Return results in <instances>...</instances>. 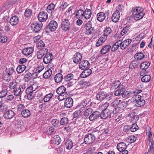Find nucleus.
Listing matches in <instances>:
<instances>
[{
	"label": "nucleus",
	"mask_w": 154,
	"mask_h": 154,
	"mask_svg": "<svg viewBox=\"0 0 154 154\" xmlns=\"http://www.w3.org/2000/svg\"><path fill=\"white\" fill-rule=\"evenodd\" d=\"M139 64V62L138 60H137L133 61L130 64V66L131 68L133 69L138 67Z\"/></svg>",
	"instance_id": "c9c22d12"
},
{
	"label": "nucleus",
	"mask_w": 154,
	"mask_h": 154,
	"mask_svg": "<svg viewBox=\"0 0 154 154\" xmlns=\"http://www.w3.org/2000/svg\"><path fill=\"white\" fill-rule=\"evenodd\" d=\"M125 91V87L123 85L120 86L119 88L115 92L114 94L116 96H119L122 94L123 92Z\"/></svg>",
	"instance_id": "393cba45"
},
{
	"label": "nucleus",
	"mask_w": 154,
	"mask_h": 154,
	"mask_svg": "<svg viewBox=\"0 0 154 154\" xmlns=\"http://www.w3.org/2000/svg\"><path fill=\"white\" fill-rule=\"evenodd\" d=\"M90 100L88 99L84 100L78 104L77 108L79 109L85 108L87 104L90 103Z\"/></svg>",
	"instance_id": "aec40b11"
},
{
	"label": "nucleus",
	"mask_w": 154,
	"mask_h": 154,
	"mask_svg": "<svg viewBox=\"0 0 154 154\" xmlns=\"http://www.w3.org/2000/svg\"><path fill=\"white\" fill-rule=\"evenodd\" d=\"M63 78V75L60 73L57 74L54 77L55 82L57 83L60 82Z\"/></svg>",
	"instance_id": "c756f323"
},
{
	"label": "nucleus",
	"mask_w": 154,
	"mask_h": 154,
	"mask_svg": "<svg viewBox=\"0 0 154 154\" xmlns=\"http://www.w3.org/2000/svg\"><path fill=\"white\" fill-rule=\"evenodd\" d=\"M134 115L135 113L134 112L131 113L129 115L130 117H131V120L132 121H133L134 122H135L139 119V117L138 115Z\"/></svg>",
	"instance_id": "a19ab883"
},
{
	"label": "nucleus",
	"mask_w": 154,
	"mask_h": 154,
	"mask_svg": "<svg viewBox=\"0 0 154 154\" xmlns=\"http://www.w3.org/2000/svg\"><path fill=\"white\" fill-rule=\"evenodd\" d=\"M144 15V14L143 12L139 13V14L133 15L134 19L136 20H138L142 19Z\"/></svg>",
	"instance_id": "4c0bfd02"
},
{
	"label": "nucleus",
	"mask_w": 154,
	"mask_h": 154,
	"mask_svg": "<svg viewBox=\"0 0 154 154\" xmlns=\"http://www.w3.org/2000/svg\"><path fill=\"white\" fill-rule=\"evenodd\" d=\"M127 147L126 144L124 142H121L119 143L117 146L118 150L120 152L125 150Z\"/></svg>",
	"instance_id": "5701e85b"
},
{
	"label": "nucleus",
	"mask_w": 154,
	"mask_h": 154,
	"mask_svg": "<svg viewBox=\"0 0 154 154\" xmlns=\"http://www.w3.org/2000/svg\"><path fill=\"white\" fill-rule=\"evenodd\" d=\"M26 69V66L24 65H20L18 66L16 70L17 72L21 73L23 72Z\"/></svg>",
	"instance_id": "49530a36"
},
{
	"label": "nucleus",
	"mask_w": 154,
	"mask_h": 154,
	"mask_svg": "<svg viewBox=\"0 0 154 154\" xmlns=\"http://www.w3.org/2000/svg\"><path fill=\"white\" fill-rule=\"evenodd\" d=\"M143 10L140 7H137L134 8L132 11L133 15H135L136 14H139V13L143 12Z\"/></svg>",
	"instance_id": "603ef678"
},
{
	"label": "nucleus",
	"mask_w": 154,
	"mask_h": 154,
	"mask_svg": "<svg viewBox=\"0 0 154 154\" xmlns=\"http://www.w3.org/2000/svg\"><path fill=\"white\" fill-rule=\"evenodd\" d=\"M89 65V63L88 60H84L79 63V66L80 69L83 70L88 68Z\"/></svg>",
	"instance_id": "9b49d317"
},
{
	"label": "nucleus",
	"mask_w": 154,
	"mask_h": 154,
	"mask_svg": "<svg viewBox=\"0 0 154 154\" xmlns=\"http://www.w3.org/2000/svg\"><path fill=\"white\" fill-rule=\"evenodd\" d=\"M38 19L40 21H45L48 18V15L46 12L42 11L40 12L38 15Z\"/></svg>",
	"instance_id": "1a4fd4ad"
},
{
	"label": "nucleus",
	"mask_w": 154,
	"mask_h": 154,
	"mask_svg": "<svg viewBox=\"0 0 154 154\" xmlns=\"http://www.w3.org/2000/svg\"><path fill=\"white\" fill-rule=\"evenodd\" d=\"M22 93L23 91H22V90L19 88H16L14 90V95L16 96L19 97V100H21Z\"/></svg>",
	"instance_id": "b1692460"
},
{
	"label": "nucleus",
	"mask_w": 154,
	"mask_h": 154,
	"mask_svg": "<svg viewBox=\"0 0 154 154\" xmlns=\"http://www.w3.org/2000/svg\"><path fill=\"white\" fill-rule=\"evenodd\" d=\"M120 17V13L119 11H116L112 17V20L114 22H118Z\"/></svg>",
	"instance_id": "a211bd4d"
},
{
	"label": "nucleus",
	"mask_w": 154,
	"mask_h": 154,
	"mask_svg": "<svg viewBox=\"0 0 154 154\" xmlns=\"http://www.w3.org/2000/svg\"><path fill=\"white\" fill-rule=\"evenodd\" d=\"M82 56L80 53L76 52L73 56L72 60L73 62L75 63L78 64L81 60Z\"/></svg>",
	"instance_id": "9d476101"
},
{
	"label": "nucleus",
	"mask_w": 154,
	"mask_h": 154,
	"mask_svg": "<svg viewBox=\"0 0 154 154\" xmlns=\"http://www.w3.org/2000/svg\"><path fill=\"white\" fill-rule=\"evenodd\" d=\"M133 98L134 105L137 107L142 106L145 103V100L142 99L139 95L137 94L134 96Z\"/></svg>",
	"instance_id": "f03ea898"
},
{
	"label": "nucleus",
	"mask_w": 154,
	"mask_h": 154,
	"mask_svg": "<svg viewBox=\"0 0 154 154\" xmlns=\"http://www.w3.org/2000/svg\"><path fill=\"white\" fill-rule=\"evenodd\" d=\"M97 17L98 21L102 22L105 19L106 15L104 13L100 12L97 14Z\"/></svg>",
	"instance_id": "bb28decb"
},
{
	"label": "nucleus",
	"mask_w": 154,
	"mask_h": 154,
	"mask_svg": "<svg viewBox=\"0 0 154 154\" xmlns=\"http://www.w3.org/2000/svg\"><path fill=\"white\" fill-rule=\"evenodd\" d=\"M52 73L51 69H48L43 75V77L45 79H48L51 75Z\"/></svg>",
	"instance_id": "58836bf2"
},
{
	"label": "nucleus",
	"mask_w": 154,
	"mask_h": 154,
	"mask_svg": "<svg viewBox=\"0 0 154 154\" xmlns=\"http://www.w3.org/2000/svg\"><path fill=\"white\" fill-rule=\"evenodd\" d=\"M45 44L43 41L41 40L37 43V47L38 49H45L43 48L45 47Z\"/></svg>",
	"instance_id": "5fc2aeb1"
},
{
	"label": "nucleus",
	"mask_w": 154,
	"mask_h": 154,
	"mask_svg": "<svg viewBox=\"0 0 154 154\" xmlns=\"http://www.w3.org/2000/svg\"><path fill=\"white\" fill-rule=\"evenodd\" d=\"M83 70L80 75V77L82 78H86L90 75L92 71L90 69L87 68Z\"/></svg>",
	"instance_id": "f3484780"
},
{
	"label": "nucleus",
	"mask_w": 154,
	"mask_h": 154,
	"mask_svg": "<svg viewBox=\"0 0 154 154\" xmlns=\"http://www.w3.org/2000/svg\"><path fill=\"white\" fill-rule=\"evenodd\" d=\"M6 75L5 76H11L14 72V69L13 67H10L6 69Z\"/></svg>",
	"instance_id": "8fccbe9b"
},
{
	"label": "nucleus",
	"mask_w": 154,
	"mask_h": 154,
	"mask_svg": "<svg viewBox=\"0 0 154 154\" xmlns=\"http://www.w3.org/2000/svg\"><path fill=\"white\" fill-rule=\"evenodd\" d=\"M55 129L52 127H49L46 128L45 132L48 135H51L54 133Z\"/></svg>",
	"instance_id": "e433bc0d"
},
{
	"label": "nucleus",
	"mask_w": 154,
	"mask_h": 154,
	"mask_svg": "<svg viewBox=\"0 0 154 154\" xmlns=\"http://www.w3.org/2000/svg\"><path fill=\"white\" fill-rule=\"evenodd\" d=\"M14 116V112L11 110H6L4 112L3 116L4 117L7 119H12Z\"/></svg>",
	"instance_id": "f8f14e48"
},
{
	"label": "nucleus",
	"mask_w": 154,
	"mask_h": 154,
	"mask_svg": "<svg viewBox=\"0 0 154 154\" xmlns=\"http://www.w3.org/2000/svg\"><path fill=\"white\" fill-rule=\"evenodd\" d=\"M119 45L121 49L123 50L125 49L131 43V40L130 39H127L122 41V40H119Z\"/></svg>",
	"instance_id": "423d86ee"
},
{
	"label": "nucleus",
	"mask_w": 154,
	"mask_h": 154,
	"mask_svg": "<svg viewBox=\"0 0 154 154\" xmlns=\"http://www.w3.org/2000/svg\"><path fill=\"white\" fill-rule=\"evenodd\" d=\"M32 15V11L30 9H26L24 12V15L27 17H30Z\"/></svg>",
	"instance_id": "052dcab7"
},
{
	"label": "nucleus",
	"mask_w": 154,
	"mask_h": 154,
	"mask_svg": "<svg viewBox=\"0 0 154 154\" xmlns=\"http://www.w3.org/2000/svg\"><path fill=\"white\" fill-rule=\"evenodd\" d=\"M151 79V77L149 75H145L143 76L141 79V81L143 82H148Z\"/></svg>",
	"instance_id": "4d7b16f0"
},
{
	"label": "nucleus",
	"mask_w": 154,
	"mask_h": 154,
	"mask_svg": "<svg viewBox=\"0 0 154 154\" xmlns=\"http://www.w3.org/2000/svg\"><path fill=\"white\" fill-rule=\"evenodd\" d=\"M138 127L136 124H134L132 125L130 127V130L132 132H134L138 130Z\"/></svg>",
	"instance_id": "69168bd1"
},
{
	"label": "nucleus",
	"mask_w": 154,
	"mask_h": 154,
	"mask_svg": "<svg viewBox=\"0 0 154 154\" xmlns=\"http://www.w3.org/2000/svg\"><path fill=\"white\" fill-rule=\"evenodd\" d=\"M120 41L118 40L113 45L111 48V51H114L116 50L120 46L119 45Z\"/></svg>",
	"instance_id": "6e6d98bb"
},
{
	"label": "nucleus",
	"mask_w": 154,
	"mask_h": 154,
	"mask_svg": "<svg viewBox=\"0 0 154 154\" xmlns=\"http://www.w3.org/2000/svg\"><path fill=\"white\" fill-rule=\"evenodd\" d=\"M136 140V137L133 135L129 136L127 138V141L129 143H134Z\"/></svg>",
	"instance_id": "3c124183"
},
{
	"label": "nucleus",
	"mask_w": 154,
	"mask_h": 154,
	"mask_svg": "<svg viewBox=\"0 0 154 154\" xmlns=\"http://www.w3.org/2000/svg\"><path fill=\"white\" fill-rule=\"evenodd\" d=\"M100 117V113L97 111L92 113L89 116V119L90 121H92L97 119Z\"/></svg>",
	"instance_id": "dca6fc26"
},
{
	"label": "nucleus",
	"mask_w": 154,
	"mask_h": 154,
	"mask_svg": "<svg viewBox=\"0 0 154 154\" xmlns=\"http://www.w3.org/2000/svg\"><path fill=\"white\" fill-rule=\"evenodd\" d=\"M96 98L97 100L102 101L103 100H109L112 99L111 95L107 94L106 92L102 91L98 93L96 95Z\"/></svg>",
	"instance_id": "7ed1b4c3"
},
{
	"label": "nucleus",
	"mask_w": 154,
	"mask_h": 154,
	"mask_svg": "<svg viewBox=\"0 0 154 154\" xmlns=\"http://www.w3.org/2000/svg\"><path fill=\"white\" fill-rule=\"evenodd\" d=\"M66 91V88L64 86H62L58 88L56 90V91L58 94L65 93Z\"/></svg>",
	"instance_id": "ea45409f"
},
{
	"label": "nucleus",
	"mask_w": 154,
	"mask_h": 154,
	"mask_svg": "<svg viewBox=\"0 0 154 154\" xmlns=\"http://www.w3.org/2000/svg\"><path fill=\"white\" fill-rule=\"evenodd\" d=\"M54 142L56 145H58L61 142V140L60 137L58 135L54 136Z\"/></svg>",
	"instance_id": "a18cd8bd"
},
{
	"label": "nucleus",
	"mask_w": 154,
	"mask_h": 154,
	"mask_svg": "<svg viewBox=\"0 0 154 154\" xmlns=\"http://www.w3.org/2000/svg\"><path fill=\"white\" fill-rule=\"evenodd\" d=\"M74 75L73 74L70 73L67 74L63 78L64 80L66 82L69 81L73 79Z\"/></svg>",
	"instance_id": "c03bdc74"
},
{
	"label": "nucleus",
	"mask_w": 154,
	"mask_h": 154,
	"mask_svg": "<svg viewBox=\"0 0 154 154\" xmlns=\"http://www.w3.org/2000/svg\"><path fill=\"white\" fill-rule=\"evenodd\" d=\"M21 115L23 117L26 118L29 116L31 115V113L29 110L25 109L22 111Z\"/></svg>",
	"instance_id": "79ce46f5"
},
{
	"label": "nucleus",
	"mask_w": 154,
	"mask_h": 154,
	"mask_svg": "<svg viewBox=\"0 0 154 154\" xmlns=\"http://www.w3.org/2000/svg\"><path fill=\"white\" fill-rule=\"evenodd\" d=\"M70 27V23L68 19H65L62 20L61 28L63 31H67L69 29Z\"/></svg>",
	"instance_id": "20e7f679"
},
{
	"label": "nucleus",
	"mask_w": 154,
	"mask_h": 154,
	"mask_svg": "<svg viewBox=\"0 0 154 154\" xmlns=\"http://www.w3.org/2000/svg\"><path fill=\"white\" fill-rule=\"evenodd\" d=\"M53 59V55L51 53L47 54L43 58V62L45 64L50 62Z\"/></svg>",
	"instance_id": "4468645a"
},
{
	"label": "nucleus",
	"mask_w": 154,
	"mask_h": 154,
	"mask_svg": "<svg viewBox=\"0 0 154 154\" xmlns=\"http://www.w3.org/2000/svg\"><path fill=\"white\" fill-rule=\"evenodd\" d=\"M73 101L71 97L66 99L64 103L65 106L67 108H70L73 105Z\"/></svg>",
	"instance_id": "6ab92c4d"
},
{
	"label": "nucleus",
	"mask_w": 154,
	"mask_h": 154,
	"mask_svg": "<svg viewBox=\"0 0 154 154\" xmlns=\"http://www.w3.org/2000/svg\"><path fill=\"white\" fill-rule=\"evenodd\" d=\"M59 95L58 97V99L60 101H62L66 99L68 96L67 93H63L61 94H59Z\"/></svg>",
	"instance_id": "09e8293b"
},
{
	"label": "nucleus",
	"mask_w": 154,
	"mask_h": 154,
	"mask_svg": "<svg viewBox=\"0 0 154 154\" xmlns=\"http://www.w3.org/2000/svg\"><path fill=\"white\" fill-rule=\"evenodd\" d=\"M84 11L82 9L78 10L76 14L75 17L77 19L82 18L84 17Z\"/></svg>",
	"instance_id": "72a5a7b5"
},
{
	"label": "nucleus",
	"mask_w": 154,
	"mask_h": 154,
	"mask_svg": "<svg viewBox=\"0 0 154 154\" xmlns=\"http://www.w3.org/2000/svg\"><path fill=\"white\" fill-rule=\"evenodd\" d=\"M32 74L30 72L26 73L24 76V79L26 82H28L31 79Z\"/></svg>",
	"instance_id": "338daca9"
},
{
	"label": "nucleus",
	"mask_w": 154,
	"mask_h": 154,
	"mask_svg": "<svg viewBox=\"0 0 154 154\" xmlns=\"http://www.w3.org/2000/svg\"><path fill=\"white\" fill-rule=\"evenodd\" d=\"M19 22V18L16 16H14L11 17L10 20V23L12 26H16Z\"/></svg>",
	"instance_id": "4be33fe9"
},
{
	"label": "nucleus",
	"mask_w": 154,
	"mask_h": 154,
	"mask_svg": "<svg viewBox=\"0 0 154 154\" xmlns=\"http://www.w3.org/2000/svg\"><path fill=\"white\" fill-rule=\"evenodd\" d=\"M151 130V128L149 126L147 127L146 129V134L148 136V137L149 140V138H150L152 136V134L150 131Z\"/></svg>",
	"instance_id": "680f3d73"
},
{
	"label": "nucleus",
	"mask_w": 154,
	"mask_h": 154,
	"mask_svg": "<svg viewBox=\"0 0 154 154\" xmlns=\"http://www.w3.org/2000/svg\"><path fill=\"white\" fill-rule=\"evenodd\" d=\"M144 57L145 55L141 52L136 53L134 56V57L135 60H137L138 61L142 60Z\"/></svg>",
	"instance_id": "c85d7f7f"
},
{
	"label": "nucleus",
	"mask_w": 154,
	"mask_h": 154,
	"mask_svg": "<svg viewBox=\"0 0 154 154\" xmlns=\"http://www.w3.org/2000/svg\"><path fill=\"white\" fill-rule=\"evenodd\" d=\"M121 100L119 99H116L110 104L111 106L115 107L118 105L121 102Z\"/></svg>",
	"instance_id": "bf43d9fd"
},
{
	"label": "nucleus",
	"mask_w": 154,
	"mask_h": 154,
	"mask_svg": "<svg viewBox=\"0 0 154 154\" xmlns=\"http://www.w3.org/2000/svg\"><path fill=\"white\" fill-rule=\"evenodd\" d=\"M111 48V46L109 45H107L104 46L100 51V53L102 54H106L108 52Z\"/></svg>",
	"instance_id": "a878e982"
},
{
	"label": "nucleus",
	"mask_w": 154,
	"mask_h": 154,
	"mask_svg": "<svg viewBox=\"0 0 154 154\" xmlns=\"http://www.w3.org/2000/svg\"><path fill=\"white\" fill-rule=\"evenodd\" d=\"M93 112V109L91 108H88L86 109L83 112V115L84 117L87 118L89 115Z\"/></svg>",
	"instance_id": "de8ad7c7"
},
{
	"label": "nucleus",
	"mask_w": 154,
	"mask_h": 154,
	"mask_svg": "<svg viewBox=\"0 0 154 154\" xmlns=\"http://www.w3.org/2000/svg\"><path fill=\"white\" fill-rule=\"evenodd\" d=\"M53 96V94L49 93L45 96L43 98V101L45 103L50 102L51 99Z\"/></svg>",
	"instance_id": "7c9ffc66"
},
{
	"label": "nucleus",
	"mask_w": 154,
	"mask_h": 154,
	"mask_svg": "<svg viewBox=\"0 0 154 154\" xmlns=\"http://www.w3.org/2000/svg\"><path fill=\"white\" fill-rule=\"evenodd\" d=\"M8 40V38L5 36L2 35L0 36V42L4 43L6 42Z\"/></svg>",
	"instance_id": "774afa93"
},
{
	"label": "nucleus",
	"mask_w": 154,
	"mask_h": 154,
	"mask_svg": "<svg viewBox=\"0 0 154 154\" xmlns=\"http://www.w3.org/2000/svg\"><path fill=\"white\" fill-rule=\"evenodd\" d=\"M130 28L129 26H126L122 30L121 34L122 35L127 34L129 32Z\"/></svg>",
	"instance_id": "13d9d810"
},
{
	"label": "nucleus",
	"mask_w": 154,
	"mask_h": 154,
	"mask_svg": "<svg viewBox=\"0 0 154 154\" xmlns=\"http://www.w3.org/2000/svg\"><path fill=\"white\" fill-rule=\"evenodd\" d=\"M81 87L83 88H86L87 87L90 85V83L88 82L85 81H82L81 83Z\"/></svg>",
	"instance_id": "e2e57ef3"
},
{
	"label": "nucleus",
	"mask_w": 154,
	"mask_h": 154,
	"mask_svg": "<svg viewBox=\"0 0 154 154\" xmlns=\"http://www.w3.org/2000/svg\"><path fill=\"white\" fill-rule=\"evenodd\" d=\"M100 132L96 130H94L92 133L85 136L84 143L86 144L89 145L92 143L95 140V136L99 135Z\"/></svg>",
	"instance_id": "f257e3e1"
},
{
	"label": "nucleus",
	"mask_w": 154,
	"mask_h": 154,
	"mask_svg": "<svg viewBox=\"0 0 154 154\" xmlns=\"http://www.w3.org/2000/svg\"><path fill=\"white\" fill-rule=\"evenodd\" d=\"M58 27V24L55 20L51 21L48 25L47 26V29H49L51 31H54Z\"/></svg>",
	"instance_id": "6e6552de"
},
{
	"label": "nucleus",
	"mask_w": 154,
	"mask_h": 154,
	"mask_svg": "<svg viewBox=\"0 0 154 154\" xmlns=\"http://www.w3.org/2000/svg\"><path fill=\"white\" fill-rule=\"evenodd\" d=\"M36 88V85L34 84L27 87L26 90L25 92L26 94L32 93L33 91H35Z\"/></svg>",
	"instance_id": "412c9836"
},
{
	"label": "nucleus",
	"mask_w": 154,
	"mask_h": 154,
	"mask_svg": "<svg viewBox=\"0 0 154 154\" xmlns=\"http://www.w3.org/2000/svg\"><path fill=\"white\" fill-rule=\"evenodd\" d=\"M34 51L32 47L26 48L23 49L22 51V53L25 56H28L32 54Z\"/></svg>",
	"instance_id": "2eb2a0df"
},
{
	"label": "nucleus",
	"mask_w": 154,
	"mask_h": 154,
	"mask_svg": "<svg viewBox=\"0 0 154 154\" xmlns=\"http://www.w3.org/2000/svg\"><path fill=\"white\" fill-rule=\"evenodd\" d=\"M42 23L41 22L33 23L31 25L32 30L35 32H37L41 29L42 26Z\"/></svg>",
	"instance_id": "39448f33"
},
{
	"label": "nucleus",
	"mask_w": 154,
	"mask_h": 154,
	"mask_svg": "<svg viewBox=\"0 0 154 154\" xmlns=\"http://www.w3.org/2000/svg\"><path fill=\"white\" fill-rule=\"evenodd\" d=\"M111 115V111L109 110H104L100 113L101 118L106 119Z\"/></svg>",
	"instance_id": "ddd939ff"
},
{
	"label": "nucleus",
	"mask_w": 154,
	"mask_h": 154,
	"mask_svg": "<svg viewBox=\"0 0 154 154\" xmlns=\"http://www.w3.org/2000/svg\"><path fill=\"white\" fill-rule=\"evenodd\" d=\"M18 85V82L15 81L11 82L9 84V87L11 90L14 89L16 88Z\"/></svg>",
	"instance_id": "37998d69"
},
{
	"label": "nucleus",
	"mask_w": 154,
	"mask_h": 154,
	"mask_svg": "<svg viewBox=\"0 0 154 154\" xmlns=\"http://www.w3.org/2000/svg\"><path fill=\"white\" fill-rule=\"evenodd\" d=\"M65 145L67 149H70L73 146V143L71 140L68 139L66 141Z\"/></svg>",
	"instance_id": "2f4dec72"
},
{
	"label": "nucleus",
	"mask_w": 154,
	"mask_h": 154,
	"mask_svg": "<svg viewBox=\"0 0 154 154\" xmlns=\"http://www.w3.org/2000/svg\"><path fill=\"white\" fill-rule=\"evenodd\" d=\"M59 121L57 119H53L51 121V124L53 126L55 127H58L60 126Z\"/></svg>",
	"instance_id": "0e129e2a"
},
{
	"label": "nucleus",
	"mask_w": 154,
	"mask_h": 154,
	"mask_svg": "<svg viewBox=\"0 0 154 154\" xmlns=\"http://www.w3.org/2000/svg\"><path fill=\"white\" fill-rule=\"evenodd\" d=\"M68 122L69 120L68 119L65 117L62 118L60 121V124L62 125H65L68 124Z\"/></svg>",
	"instance_id": "864d4df0"
},
{
	"label": "nucleus",
	"mask_w": 154,
	"mask_h": 154,
	"mask_svg": "<svg viewBox=\"0 0 154 154\" xmlns=\"http://www.w3.org/2000/svg\"><path fill=\"white\" fill-rule=\"evenodd\" d=\"M36 52V54L37 58L40 59L42 58L44 55L47 54L48 51L47 48L38 49Z\"/></svg>",
	"instance_id": "0eeeda50"
},
{
	"label": "nucleus",
	"mask_w": 154,
	"mask_h": 154,
	"mask_svg": "<svg viewBox=\"0 0 154 154\" xmlns=\"http://www.w3.org/2000/svg\"><path fill=\"white\" fill-rule=\"evenodd\" d=\"M150 65V63L147 61L144 62L140 65V68L142 70H146L148 68Z\"/></svg>",
	"instance_id": "473e14b6"
},
{
	"label": "nucleus",
	"mask_w": 154,
	"mask_h": 154,
	"mask_svg": "<svg viewBox=\"0 0 154 154\" xmlns=\"http://www.w3.org/2000/svg\"><path fill=\"white\" fill-rule=\"evenodd\" d=\"M91 11L90 9H86L84 12V17L86 19L90 18L91 16Z\"/></svg>",
	"instance_id": "cd10ccee"
},
{
	"label": "nucleus",
	"mask_w": 154,
	"mask_h": 154,
	"mask_svg": "<svg viewBox=\"0 0 154 154\" xmlns=\"http://www.w3.org/2000/svg\"><path fill=\"white\" fill-rule=\"evenodd\" d=\"M55 7V5L54 4H50L47 7L46 9L47 11L49 13H51L54 11Z\"/></svg>",
	"instance_id": "f704fd0d"
}]
</instances>
